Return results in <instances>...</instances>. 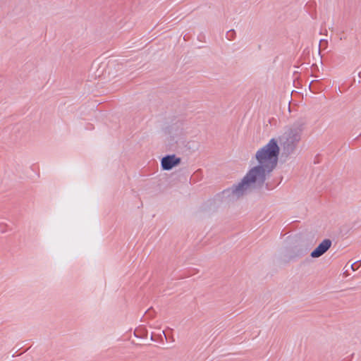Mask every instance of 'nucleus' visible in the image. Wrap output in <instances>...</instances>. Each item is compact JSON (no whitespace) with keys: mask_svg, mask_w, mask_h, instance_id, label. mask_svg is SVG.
<instances>
[{"mask_svg":"<svg viewBox=\"0 0 361 361\" xmlns=\"http://www.w3.org/2000/svg\"><path fill=\"white\" fill-rule=\"evenodd\" d=\"M304 119H298L287 126L278 137L271 138L266 145L258 149L253 157L252 165L241 182L222 192V198L228 202L238 200L251 190L261 187L267 178L276 169L279 162L280 147L285 153L294 152L301 139L305 126Z\"/></svg>","mask_w":361,"mask_h":361,"instance_id":"nucleus-1","label":"nucleus"},{"mask_svg":"<svg viewBox=\"0 0 361 361\" xmlns=\"http://www.w3.org/2000/svg\"><path fill=\"white\" fill-rule=\"evenodd\" d=\"M180 162V159L177 158L175 155L166 156L161 159V166L164 170L169 171L178 165Z\"/></svg>","mask_w":361,"mask_h":361,"instance_id":"nucleus-3","label":"nucleus"},{"mask_svg":"<svg viewBox=\"0 0 361 361\" xmlns=\"http://www.w3.org/2000/svg\"><path fill=\"white\" fill-rule=\"evenodd\" d=\"M331 246L329 239L324 240L310 254L313 258H317L324 255Z\"/></svg>","mask_w":361,"mask_h":361,"instance_id":"nucleus-2","label":"nucleus"}]
</instances>
